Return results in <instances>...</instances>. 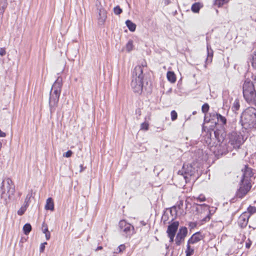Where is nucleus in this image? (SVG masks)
<instances>
[{
    "instance_id": "obj_1",
    "label": "nucleus",
    "mask_w": 256,
    "mask_h": 256,
    "mask_svg": "<svg viewBox=\"0 0 256 256\" xmlns=\"http://www.w3.org/2000/svg\"><path fill=\"white\" fill-rule=\"evenodd\" d=\"M240 122L245 129H256V109L253 107L246 108L241 114Z\"/></svg>"
},
{
    "instance_id": "obj_2",
    "label": "nucleus",
    "mask_w": 256,
    "mask_h": 256,
    "mask_svg": "<svg viewBox=\"0 0 256 256\" xmlns=\"http://www.w3.org/2000/svg\"><path fill=\"white\" fill-rule=\"evenodd\" d=\"M242 94L245 100L248 104L256 102V90L253 82L249 78H246L242 85Z\"/></svg>"
},
{
    "instance_id": "obj_3",
    "label": "nucleus",
    "mask_w": 256,
    "mask_h": 256,
    "mask_svg": "<svg viewBox=\"0 0 256 256\" xmlns=\"http://www.w3.org/2000/svg\"><path fill=\"white\" fill-rule=\"evenodd\" d=\"M144 74L142 67L136 66L132 72L131 86L134 92L140 93L143 88Z\"/></svg>"
},
{
    "instance_id": "obj_4",
    "label": "nucleus",
    "mask_w": 256,
    "mask_h": 256,
    "mask_svg": "<svg viewBox=\"0 0 256 256\" xmlns=\"http://www.w3.org/2000/svg\"><path fill=\"white\" fill-rule=\"evenodd\" d=\"M0 188L2 191L1 194V198L4 200L3 203L6 204L14 194V186L10 178H6L2 182Z\"/></svg>"
},
{
    "instance_id": "obj_5",
    "label": "nucleus",
    "mask_w": 256,
    "mask_h": 256,
    "mask_svg": "<svg viewBox=\"0 0 256 256\" xmlns=\"http://www.w3.org/2000/svg\"><path fill=\"white\" fill-rule=\"evenodd\" d=\"M230 136L228 144L234 148H238L244 142L242 136L236 132H232Z\"/></svg>"
},
{
    "instance_id": "obj_6",
    "label": "nucleus",
    "mask_w": 256,
    "mask_h": 256,
    "mask_svg": "<svg viewBox=\"0 0 256 256\" xmlns=\"http://www.w3.org/2000/svg\"><path fill=\"white\" fill-rule=\"evenodd\" d=\"M119 227L120 232L126 236H130L134 233V228L133 226L124 220H120L119 222Z\"/></svg>"
},
{
    "instance_id": "obj_7",
    "label": "nucleus",
    "mask_w": 256,
    "mask_h": 256,
    "mask_svg": "<svg viewBox=\"0 0 256 256\" xmlns=\"http://www.w3.org/2000/svg\"><path fill=\"white\" fill-rule=\"evenodd\" d=\"M178 174L182 176L186 182L189 176H191L194 174V168L191 165L184 164L182 169L178 172Z\"/></svg>"
},
{
    "instance_id": "obj_8",
    "label": "nucleus",
    "mask_w": 256,
    "mask_h": 256,
    "mask_svg": "<svg viewBox=\"0 0 256 256\" xmlns=\"http://www.w3.org/2000/svg\"><path fill=\"white\" fill-rule=\"evenodd\" d=\"M251 186L250 182L248 180L246 181L241 180L240 188L236 192L237 197L242 198L250 190Z\"/></svg>"
},
{
    "instance_id": "obj_9",
    "label": "nucleus",
    "mask_w": 256,
    "mask_h": 256,
    "mask_svg": "<svg viewBox=\"0 0 256 256\" xmlns=\"http://www.w3.org/2000/svg\"><path fill=\"white\" fill-rule=\"evenodd\" d=\"M188 234V230L186 227H181L176 234L175 242L177 246H180L184 241Z\"/></svg>"
},
{
    "instance_id": "obj_10",
    "label": "nucleus",
    "mask_w": 256,
    "mask_h": 256,
    "mask_svg": "<svg viewBox=\"0 0 256 256\" xmlns=\"http://www.w3.org/2000/svg\"><path fill=\"white\" fill-rule=\"evenodd\" d=\"M59 98V96H57L55 94H50L49 98V106L51 114L54 112L57 106L58 105Z\"/></svg>"
},
{
    "instance_id": "obj_11",
    "label": "nucleus",
    "mask_w": 256,
    "mask_h": 256,
    "mask_svg": "<svg viewBox=\"0 0 256 256\" xmlns=\"http://www.w3.org/2000/svg\"><path fill=\"white\" fill-rule=\"evenodd\" d=\"M242 181H246L248 180L250 182V178L253 176L252 169L247 166H245L244 168L242 170Z\"/></svg>"
},
{
    "instance_id": "obj_12",
    "label": "nucleus",
    "mask_w": 256,
    "mask_h": 256,
    "mask_svg": "<svg viewBox=\"0 0 256 256\" xmlns=\"http://www.w3.org/2000/svg\"><path fill=\"white\" fill-rule=\"evenodd\" d=\"M250 214L246 212L242 214L238 218V224L242 228L246 227L248 223V218Z\"/></svg>"
},
{
    "instance_id": "obj_13",
    "label": "nucleus",
    "mask_w": 256,
    "mask_h": 256,
    "mask_svg": "<svg viewBox=\"0 0 256 256\" xmlns=\"http://www.w3.org/2000/svg\"><path fill=\"white\" fill-rule=\"evenodd\" d=\"M179 222L178 221L174 222L170 224L166 230L168 235L176 236V232L178 229Z\"/></svg>"
},
{
    "instance_id": "obj_14",
    "label": "nucleus",
    "mask_w": 256,
    "mask_h": 256,
    "mask_svg": "<svg viewBox=\"0 0 256 256\" xmlns=\"http://www.w3.org/2000/svg\"><path fill=\"white\" fill-rule=\"evenodd\" d=\"M107 18L106 12L104 8H100L98 12V24H104Z\"/></svg>"
},
{
    "instance_id": "obj_15",
    "label": "nucleus",
    "mask_w": 256,
    "mask_h": 256,
    "mask_svg": "<svg viewBox=\"0 0 256 256\" xmlns=\"http://www.w3.org/2000/svg\"><path fill=\"white\" fill-rule=\"evenodd\" d=\"M202 238V235L200 232H196L188 240V244H194L198 242Z\"/></svg>"
},
{
    "instance_id": "obj_16",
    "label": "nucleus",
    "mask_w": 256,
    "mask_h": 256,
    "mask_svg": "<svg viewBox=\"0 0 256 256\" xmlns=\"http://www.w3.org/2000/svg\"><path fill=\"white\" fill-rule=\"evenodd\" d=\"M62 78L61 77H58L53 84L52 88H53L54 89H57L61 91L62 85Z\"/></svg>"
},
{
    "instance_id": "obj_17",
    "label": "nucleus",
    "mask_w": 256,
    "mask_h": 256,
    "mask_svg": "<svg viewBox=\"0 0 256 256\" xmlns=\"http://www.w3.org/2000/svg\"><path fill=\"white\" fill-rule=\"evenodd\" d=\"M45 208L46 210H50L52 211L54 210V204L52 198H49L47 199Z\"/></svg>"
},
{
    "instance_id": "obj_18",
    "label": "nucleus",
    "mask_w": 256,
    "mask_h": 256,
    "mask_svg": "<svg viewBox=\"0 0 256 256\" xmlns=\"http://www.w3.org/2000/svg\"><path fill=\"white\" fill-rule=\"evenodd\" d=\"M203 6V4L200 2H195L192 6L191 10L195 13L199 12L200 10Z\"/></svg>"
},
{
    "instance_id": "obj_19",
    "label": "nucleus",
    "mask_w": 256,
    "mask_h": 256,
    "mask_svg": "<svg viewBox=\"0 0 256 256\" xmlns=\"http://www.w3.org/2000/svg\"><path fill=\"white\" fill-rule=\"evenodd\" d=\"M208 57L206 60V62L210 63L212 61L213 56V51L210 46H207Z\"/></svg>"
},
{
    "instance_id": "obj_20",
    "label": "nucleus",
    "mask_w": 256,
    "mask_h": 256,
    "mask_svg": "<svg viewBox=\"0 0 256 256\" xmlns=\"http://www.w3.org/2000/svg\"><path fill=\"white\" fill-rule=\"evenodd\" d=\"M7 6V0H0V14H3Z\"/></svg>"
},
{
    "instance_id": "obj_21",
    "label": "nucleus",
    "mask_w": 256,
    "mask_h": 256,
    "mask_svg": "<svg viewBox=\"0 0 256 256\" xmlns=\"http://www.w3.org/2000/svg\"><path fill=\"white\" fill-rule=\"evenodd\" d=\"M166 76L168 80L170 82L174 83L176 81V75L174 72L170 71L168 72Z\"/></svg>"
},
{
    "instance_id": "obj_22",
    "label": "nucleus",
    "mask_w": 256,
    "mask_h": 256,
    "mask_svg": "<svg viewBox=\"0 0 256 256\" xmlns=\"http://www.w3.org/2000/svg\"><path fill=\"white\" fill-rule=\"evenodd\" d=\"M240 108V100L236 98L234 100L232 109L233 112H236L238 110H239Z\"/></svg>"
},
{
    "instance_id": "obj_23",
    "label": "nucleus",
    "mask_w": 256,
    "mask_h": 256,
    "mask_svg": "<svg viewBox=\"0 0 256 256\" xmlns=\"http://www.w3.org/2000/svg\"><path fill=\"white\" fill-rule=\"evenodd\" d=\"M230 0H214V4L218 8L222 6L224 4L228 2Z\"/></svg>"
},
{
    "instance_id": "obj_24",
    "label": "nucleus",
    "mask_w": 256,
    "mask_h": 256,
    "mask_svg": "<svg viewBox=\"0 0 256 256\" xmlns=\"http://www.w3.org/2000/svg\"><path fill=\"white\" fill-rule=\"evenodd\" d=\"M126 24L130 31L134 32L136 30V24L133 23L130 20H127L126 22Z\"/></svg>"
},
{
    "instance_id": "obj_25",
    "label": "nucleus",
    "mask_w": 256,
    "mask_h": 256,
    "mask_svg": "<svg viewBox=\"0 0 256 256\" xmlns=\"http://www.w3.org/2000/svg\"><path fill=\"white\" fill-rule=\"evenodd\" d=\"M214 116L216 117L218 120V121L222 122V124H226V120L225 117L222 116L220 114H214Z\"/></svg>"
},
{
    "instance_id": "obj_26",
    "label": "nucleus",
    "mask_w": 256,
    "mask_h": 256,
    "mask_svg": "<svg viewBox=\"0 0 256 256\" xmlns=\"http://www.w3.org/2000/svg\"><path fill=\"white\" fill-rule=\"evenodd\" d=\"M31 230L32 226L30 224L27 223L24 225L23 227V231L25 234H28L30 232Z\"/></svg>"
},
{
    "instance_id": "obj_27",
    "label": "nucleus",
    "mask_w": 256,
    "mask_h": 256,
    "mask_svg": "<svg viewBox=\"0 0 256 256\" xmlns=\"http://www.w3.org/2000/svg\"><path fill=\"white\" fill-rule=\"evenodd\" d=\"M186 256H191L194 253V249L190 248V244L188 242L186 250Z\"/></svg>"
},
{
    "instance_id": "obj_28",
    "label": "nucleus",
    "mask_w": 256,
    "mask_h": 256,
    "mask_svg": "<svg viewBox=\"0 0 256 256\" xmlns=\"http://www.w3.org/2000/svg\"><path fill=\"white\" fill-rule=\"evenodd\" d=\"M126 50L127 52H130L133 49V42L132 40H129L126 44Z\"/></svg>"
},
{
    "instance_id": "obj_29",
    "label": "nucleus",
    "mask_w": 256,
    "mask_h": 256,
    "mask_svg": "<svg viewBox=\"0 0 256 256\" xmlns=\"http://www.w3.org/2000/svg\"><path fill=\"white\" fill-rule=\"evenodd\" d=\"M27 206H28V204H26L24 206H22L20 208V210H18V214L19 215V216H22V215L25 211L26 210V208H27Z\"/></svg>"
},
{
    "instance_id": "obj_30",
    "label": "nucleus",
    "mask_w": 256,
    "mask_h": 256,
    "mask_svg": "<svg viewBox=\"0 0 256 256\" xmlns=\"http://www.w3.org/2000/svg\"><path fill=\"white\" fill-rule=\"evenodd\" d=\"M252 65L254 68L256 69V50L252 56Z\"/></svg>"
},
{
    "instance_id": "obj_31",
    "label": "nucleus",
    "mask_w": 256,
    "mask_h": 256,
    "mask_svg": "<svg viewBox=\"0 0 256 256\" xmlns=\"http://www.w3.org/2000/svg\"><path fill=\"white\" fill-rule=\"evenodd\" d=\"M149 128V124L148 122H144L140 124V130H148Z\"/></svg>"
},
{
    "instance_id": "obj_32",
    "label": "nucleus",
    "mask_w": 256,
    "mask_h": 256,
    "mask_svg": "<svg viewBox=\"0 0 256 256\" xmlns=\"http://www.w3.org/2000/svg\"><path fill=\"white\" fill-rule=\"evenodd\" d=\"M209 105L207 103L204 104L202 108V112L204 114L206 113L209 110Z\"/></svg>"
},
{
    "instance_id": "obj_33",
    "label": "nucleus",
    "mask_w": 256,
    "mask_h": 256,
    "mask_svg": "<svg viewBox=\"0 0 256 256\" xmlns=\"http://www.w3.org/2000/svg\"><path fill=\"white\" fill-rule=\"evenodd\" d=\"M170 116H171V119H172V121H174L175 120H176L177 119L178 114H177V112L175 110H173L171 112Z\"/></svg>"
},
{
    "instance_id": "obj_34",
    "label": "nucleus",
    "mask_w": 256,
    "mask_h": 256,
    "mask_svg": "<svg viewBox=\"0 0 256 256\" xmlns=\"http://www.w3.org/2000/svg\"><path fill=\"white\" fill-rule=\"evenodd\" d=\"M114 12L116 14L118 15L122 12V9L120 8L119 6H116L114 8Z\"/></svg>"
},
{
    "instance_id": "obj_35",
    "label": "nucleus",
    "mask_w": 256,
    "mask_h": 256,
    "mask_svg": "<svg viewBox=\"0 0 256 256\" xmlns=\"http://www.w3.org/2000/svg\"><path fill=\"white\" fill-rule=\"evenodd\" d=\"M60 92H61L60 90H57V89H54L53 88H52L50 94H54L57 96H60Z\"/></svg>"
},
{
    "instance_id": "obj_36",
    "label": "nucleus",
    "mask_w": 256,
    "mask_h": 256,
    "mask_svg": "<svg viewBox=\"0 0 256 256\" xmlns=\"http://www.w3.org/2000/svg\"><path fill=\"white\" fill-rule=\"evenodd\" d=\"M178 210H176V206H173L170 208V212L172 216H176Z\"/></svg>"
},
{
    "instance_id": "obj_37",
    "label": "nucleus",
    "mask_w": 256,
    "mask_h": 256,
    "mask_svg": "<svg viewBox=\"0 0 256 256\" xmlns=\"http://www.w3.org/2000/svg\"><path fill=\"white\" fill-rule=\"evenodd\" d=\"M248 210L250 214H253L256 212V207L250 206L248 208Z\"/></svg>"
},
{
    "instance_id": "obj_38",
    "label": "nucleus",
    "mask_w": 256,
    "mask_h": 256,
    "mask_svg": "<svg viewBox=\"0 0 256 256\" xmlns=\"http://www.w3.org/2000/svg\"><path fill=\"white\" fill-rule=\"evenodd\" d=\"M225 144H225L222 142L220 144V145L219 146H218V147H217V146H216L217 148L216 149L218 150V152L220 153L221 154H226L227 152H228V150H224L222 151H220V149H219V148L224 146H225Z\"/></svg>"
},
{
    "instance_id": "obj_39",
    "label": "nucleus",
    "mask_w": 256,
    "mask_h": 256,
    "mask_svg": "<svg viewBox=\"0 0 256 256\" xmlns=\"http://www.w3.org/2000/svg\"><path fill=\"white\" fill-rule=\"evenodd\" d=\"M126 248V246L124 244L120 245L116 249V253L122 252Z\"/></svg>"
},
{
    "instance_id": "obj_40",
    "label": "nucleus",
    "mask_w": 256,
    "mask_h": 256,
    "mask_svg": "<svg viewBox=\"0 0 256 256\" xmlns=\"http://www.w3.org/2000/svg\"><path fill=\"white\" fill-rule=\"evenodd\" d=\"M194 198V199H196L198 201H199V202H204L206 200V198L202 194L200 195L196 198Z\"/></svg>"
},
{
    "instance_id": "obj_41",
    "label": "nucleus",
    "mask_w": 256,
    "mask_h": 256,
    "mask_svg": "<svg viewBox=\"0 0 256 256\" xmlns=\"http://www.w3.org/2000/svg\"><path fill=\"white\" fill-rule=\"evenodd\" d=\"M183 206V201L182 200H180L178 202L176 206H176V210H180Z\"/></svg>"
},
{
    "instance_id": "obj_42",
    "label": "nucleus",
    "mask_w": 256,
    "mask_h": 256,
    "mask_svg": "<svg viewBox=\"0 0 256 256\" xmlns=\"http://www.w3.org/2000/svg\"><path fill=\"white\" fill-rule=\"evenodd\" d=\"M72 152L71 150H68L66 153L64 154L63 156L66 158H70L71 156Z\"/></svg>"
},
{
    "instance_id": "obj_43",
    "label": "nucleus",
    "mask_w": 256,
    "mask_h": 256,
    "mask_svg": "<svg viewBox=\"0 0 256 256\" xmlns=\"http://www.w3.org/2000/svg\"><path fill=\"white\" fill-rule=\"evenodd\" d=\"M42 232L44 234L49 232L47 226L45 225L44 224H42Z\"/></svg>"
},
{
    "instance_id": "obj_44",
    "label": "nucleus",
    "mask_w": 256,
    "mask_h": 256,
    "mask_svg": "<svg viewBox=\"0 0 256 256\" xmlns=\"http://www.w3.org/2000/svg\"><path fill=\"white\" fill-rule=\"evenodd\" d=\"M46 244H47V243L46 242H45L42 243L40 244V252H42L44 251V250L45 248V245Z\"/></svg>"
},
{
    "instance_id": "obj_45",
    "label": "nucleus",
    "mask_w": 256,
    "mask_h": 256,
    "mask_svg": "<svg viewBox=\"0 0 256 256\" xmlns=\"http://www.w3.org/2000/svg\"><path fill=\"white\" fill-rule=\"evenodd\" d=\"M6 52L5 49L4 48H0V55L1 56H4L6 54Z\"/></svg>"
},
{
    "instance_id": "obj_46",
    "label": "nucleus",
    "mask_w": 256,
    "mask_h": 256,
    "mask_svg": "<svg viewBox=\"0 0 256 256\" xmlns=\"http://www.w3.org/2000/svg\"><path fill=\"white\" fill-rule=\"evenodd\" d=\"M188 226L190 228H194L196 226V224L194 222H190L189 223Z\"/></svg>"
},
{
    "instance_id": "obj_47",
    "label": "nucleus",
    "mask_w": 256,
    "mask_h": 256,
    "mask_svg": "<svg viewBox=\"0 0 256 256\" xmlns=\"http://www.w3.org/2000/svg\"><path fill=\"white\" fill-rule=\"evenodd\" d=\"M168 237L169 238H170V242H174V238L175 236H172V235H168Z\"/></svg>"
},
{
    "instance_id": "obj_48",
    "label": "nucleus",
    "mask_w": 256,
    "mask_h": 256,
    "mask_svg": "<svg viewBox=\"0 0 256 256\" xmlns=\"http://www.w3.org/2000/svg\"><path fill=\"white\" fill-rule=\"evenodd\" d=\"M45 236L46 240H49L50 237V232H47L45 233Z\"/></svg>"
},
{
    "instance_id": "obj_49",
    "label": "nucleus",
    "mask_w": 256,
    "mask_h": 256,
    "mask_svg": "<svg viewBox=\"0 0 256 256\" xmlns=\"http://www.w3.org/2000/svg\"><path fill=\"white\" fill-rule=\"evenodd\" d=\"M250 246H251V242H246V247L247 248H249L250 247Z\"/></svg>"
},
{
    "instance_id": "obj_50",
    "label": "nucleus",
    "mask_w": 256,
    "mask_h": 256,
    "mask_svg": "<svg viewBox=\"0 0 256 256\" xmlns=\"http://www.w3.org/2000/svg\"><path fill=\"white\" fill-rule=\"evenodd\" d=\"M204 121L205 122H208L210 121V118L208 119L207 117L205 116Z\"/></svg>"
},
{
    "instance_id": "obj_51",
    "label": "nucleus",
    "mask_w": 256,
    "mask_h": 256,
    "mask_svg": "<svg viewBox=\"0 0 256 256\" xmlns=\"http://www.w3.org/2000/svg\"><path fill=\"white\" fill-rule=\"evenodd\" d=\"M102 249V246H98L96 249V251H98V250H101Z\"/></svg>"
},
{
    "instance_id": "obj_52",
    "label": "nucleus",
    "mask_w": 256,
    "mask_h": 256,
    "mask_svg": "<svg viewBox=\"0 0 256 256\" xmlns=\"http://www.w3.org/2000/svg\"><path fill=\"white\" fill-rule=\"evenodd\" d=\"M90 256V254H87L85 255V256Z\"/></svg>"
}]
</instances>
